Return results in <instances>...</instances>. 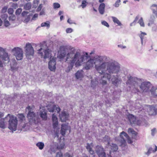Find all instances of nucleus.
<instances>
[{
  "mask_svg": "<svg viewBox=\"0 0 157 157\" xmlns=\"http://www.w3.org/2000/svg\"><path fill=\"white\" fill-rule=\"evenodd\" d=\"M94 65L96 71L101 75L100 82L103 85L107 84L105 79L111 81L117 86L121 81L118 73L121 71L120 65L117 61L106 56H96L90 58L84 63L83 69L88 70Z\"/></svg>",
  "mask_w": 157,
  "mask_h": 157,
  "instance_id": "f257e3e1",
  "label": "nucleus"
},
{
  "mask_svg": "<svg viewBox=\"0 0 157 157\" xmlns=\"http://www.w3.org/2000/svg\"><path fill=\"white\" fill-rule=\"evenodd\" d=\"M118 47L119 48H120L121 49H124L126 47L125 46H123L122 44H119L118 45Z\"/></svg>",
  "mask_w": 157,
  "mask_h": 157,
  "instance_id": "680f3d73",
  "label": "nucleus"
},
{
  "mask_svg": "<svg viewBox=\"0 0 157 157\" xmlns=\"http://www.w3.org/2000/svg\"><path fill=\"white\" fill-rule=\"evenodd\" d=\"M125 138H126L129 144H132L133 142L131 139L129 137L127 134L123 131L121 132L120 135V137H116L115 138V140L117 141H119L121 144L120 145L122 146H124L126 145V141Z\"/></svg>",
  "mask_w": 157,
  "mask_h": 157,
  "instance_id": "39448f33",
  "label": "nucleus"
},
{
  "mask_svg": "<svg viewBox=\"0 0 157 157\" xmlns=\"http://www.w3.org/2000/svg\"><path fill=\"white\" fill-rule=\"evenodd\" d=\"M0 127L2 128H5L4 123L2 121L1 122H0Z\"/></svg>",
  "mask_w": 157,
  "mask_h": 157,
  "instance_id": "bf43d9fd",
  "label": "nucleus"
},
{
  "mask_svg": "<svg viewBox=\"0 0 157 157\" xmlns=\"http://www.w3.org/2000/svg\"><path fill=\"white\" fill-rule=\"evenodd\" d=\"M59 117L61 121H65L68 118L69 114L67 112L63 111L59 114Z\"/></svg>",
  "mask_w": 157,
  "mask_h": 157,
  "instance_id": "dca6fc26",
  "label": "nucleus"
},
{
  "mask_svg": "<svg viewBox=\"0 0 157 157\" xmlns=\"http://www.w3.org/2000/svg\"><path fill=\"white\" fill-rule=\"evenodd\" d=\"M140 82V81L137 80V81H136L134 78H132L128 79V80L127 81L126 83L127 84H133V85L134 88H135L136 90L135 92H139V90L138 89V87Z\"/></svg>",
  "mask_w": 157,
  "mask_h": 157,
  "instance_id": "9b49d317",
  "label": "nucleus"
},
{
  "mask_svg": "<svg viewBox=\"0 0 157 157\" xmlns=\"http://www.w3.org/2000/svg\"><path fill=\"white\" fill-rule=\"evenodd\" d=\"M0 60L4 62L10 61V56L6 51L5 49L0 47Z\"/></svg>",
  "mask_w": 157,
  "mask_h": 157,
  "instance_id": "1a4fd4ad",
  "label": "nucleus"
},
{
  "mask_svg": "<svg viewBox=\"0 0 157 157\" xmlns=\"http://www.w3.org/2000/svg\"><path fill=\"white\" fill-rule=\"evenodd\" d=\"M4 21V25L5 26L8 27L10 25V24L9 23V22L7 20H6Z\"/></svg>",
  "mask_w": 157,
  "mask_h": 157,
  "instance_id": "3c124183",
  "label": "nucleus"
},
{
  "mask_svg": "<svg viewBox=\"0 0 157 157\" xmlns=\"http://www.w3.org/2000/svg\"><path fill=\"white\" fill-rule=\"evenodd\" d=\"M59 128H58L57 130H56V132H55L54 134V137H57V138L59 137Z\"/></svg>",
  "mask_w": 157,
  "mask_h": 157,
  "instance_id": "09e8293b",
  "label": "nucleus"
},
{
  "mask_svg": "<svg viewBox=\"0 0 157 157\" xmlns=\"http://www.w3.org/2000/svg\"><path fill=\"white\" fill-rule=\"evenodd\" d=\"M101 23L103 25L106 26L107 27H109V25L108 23L105 21H102Z\"/></svg>",
  "mask_w": 157,
  "mask_h": 157,
  "instance_id": "5fc2aeb1",
  "label": "nucleus"
},
{
  "mask_svg": "<svg viewBox=\"0 0 157 157\" xmlns=\"http://www.w3.org/2000/svg\"><path fill=\"white\" fill-rule=\"evenodd\" d=\"M93 147V144L92 143L90 144L88 143L86 147V149L89 151L90 154L93 155L94 153V151L92 149Z\"/></svg>",
  "mask_w": 157,
  "mask_h": 157,
  "instance_id": "412c9836",
  "label": "nucleus"
},
{
  "mask_svg": "<svg viewBox=\"0 0 157 157\" xmlns=\"http://www.w3.org/2000/svg\"><path fill=\"white\" fill-rule=\"evenodd\" d=\"M67 22L70 24H75V23L73 22L72 21L70 18H69L68 19Z\"/></svg>",
  "mask_w": 157,
  "mask_h": 157,
  "instance_id": "69168bd1",
  "label": "nucleus"
},
{
  "mask_svg": "<svg viewBox=\"0 0 157 157\" xmlns=\"http://www.w3.org/2000/svg\"><path fill=\"white\" fill-rule=\"evenodd\" d=\"M40 117L43 120H46L47 119V113L45 111V109H43L40 111Z\"/></svg>",
  "mask_w": 157,
  "mask_h": 157,
  "instance_id": "4be33fe9",
  "label": "nucleus"
},
{
  "mask_svg": "<svg viewBox=\"0 0 157 157\" xmlns=\"http://www.w3.org/2000/svg\"><path fill=\"white\" fill-rule=\"evenodd\" d=\"M57 156L58 157H62V154L61 152H58L57 154Z\"/></svg>",
  "mask_w": 157,
  "mask_h": 157,
  "instance_id": "338daca9",
  "label": "nucleus"
},
{
  "mask_svg": "<svg viewBox=\"0 0 157 157\" xmlns=\"http://www.w3.org/2000/svg\"><path fill=\"white\" fill-rule=\"evenodd\" d=\"M109 138L108 136H105L102 140L103 141L107 142L108 146L109 145Z\"/></svg>",
  "mask_w": 157,
  "mask_h": 157,
  "instance_id": "f704fd0d",
  "label": "nucleus"
},
{
  "mask_svg": "<svg viewBox=\"0 0 157 157\" xmlns=\"http://www.w3.org/2000/svg\"><path fill=\"white\" fill-rule=\"evenodd\" d=\"M41 26L42 27L46 26L48 28H49V27L50 26L49 22H47L42 23L41 24Z\"/></svg>",
  "mask_w": 157,
  "mask_h": 157,
  "instance_id": "4c0bfd02",
  "label": "nucleus"
},
{
  "mask_svg": "<svg viewBox=\"0 0 157 157\" xmlns=\"http://www.w3.org/2000/svg\"><path fill=\"white\" fill-rule=\"evenodd\" d=\"M139 19V17L138 16H137L135 18V20L133 21L130 24V26H132L133 25H135L136 22Z\"/></svg>",
  "mask_w": 157,
  "mask_h": 157,
  "instance_id": "a18cd8bd",
  "label": "nucleus"
},
{
  "mask_svg": "<svg viewBox=\"0 0 157 157\" xmlns=\"http://www.w3.org/2000/svg\"><path fill=\"white\" fill-rule=\"evenodd\" d=\"M105 7V5L104 3H101L99 6L98 10L100 13L101 14H103L104 13Z\"/></svg>",
  "mask_w": 157,
  "mask_h": 157,
  "instance_id": "b1692460",
  "label": "nucleus"
},
{
  "mask_svg": "<svg viewBox=\"0 0 157 157\" xmlns=\"http://www.w3.org/2000/svg\"><path fill=\"white\" fill-rule=\"evenodd\" d=\"M154 19H155L154 17H152V21L151 20H150L149 23L148 24V26H150L151 25V24L153 23Z\"/></svg>",
  "mask_w": 157,
  "mask_h": 157,
  "instance_id": "13d9d810",
  "label": "nucleus"
},
{
  "mask_svg": "<svg viewBox=\"0 0 157 157\" xmlns=\"http://www.w3.org/2000/svg\"><path fill=\"white\" fill-rule=\"evenodd\" d=\"M24 48L26 57L28 59H31L34 54V50L31 44L29 43H26Z\"/></svg>",
  "mask_w": 157,
  "mask_h": 157,
  "instance_id": "0eeeda50",
  "label": "nucleus"
},
{
  "mask_svg": "<svg viewBox=\"0 0 157 157\" xmlns=\"http://www.w3.org/2000/svg\"><path fill=\"white\" fill-rule=\"evenodd\" d=\"M4 64V62L0 60V68H3L4 66L3 65Z\"/></svg>",
  "mask_w": 157,
  "mask_h": 157,
  "instance_id": "052dcab7",
  "label": "nucleus"
},
{
  "mask_svg": "<svg viewBox=\"0 0 157 157\" xmlns=\"http://www.w3.org/2000/svg\"><path fill=\"white\" fill-rule=\"evenodd\" d=\"M18 118L19 120L21 121H23L25 120V117L22 114H19Z\"/></svg>",
  "mask_w": 157,
  "mask_h": 157,
  "instance_id": "72a5a7b5",
  "label": "nucleus"
},
{
  "mask_svg": "<svg viewBox=\"0 0 157 157\" xmlns=\"http://www.w3.org/2000/svg\"><path fill=\"white\" fill-rule=\"evenodd\" d=\"M148 108L149 109V114L150 115H153L156 114L155 111V110L154 107L149 106Z\"/></svg>",
  "mask_w": 157,
  "mask_h": 157,
  "instance_id": "bb28decb",
  "label": "nucleus"
},
{
  "mask_svg": "<svg viewBox=\"0 0 157 157\" xmlns=\"http://www.w3.org/2000/svg\"><path fill=\"white\" fill-rule=\"evenodd\" d=\"M42 8V6L41 4H40L39 5V6L38 7L37 10L38 11H39Z\"/></svg>",
  "mask_w": 157,
  "mask_h": 157,
  "instance_id": "774afa93",
  "label": "nucleus"
},
{
  "mask_svg": "<svg viewBox=\"0 0 157 157\" xmlns=\"http://www.w3.org/2000/svg\"><path fill=\"white\" fill-rule=\"evenodd\" d=\"M31 8V5L30 3H28L24 6V9L26 10H29Z\"/></svg>",
  "mask_w": 157,
  "mask_h": 157,
  "instance_id": "473e14b6",
  "label": "nucleus"
},
{
  "mask_svg": "<svg viewBox=\"0 0 157 157\" xmlns=\"http://www.w3.org/2000/svg\"><path fill=\"white\" fill-rule=\"evenodd\" d=\"M156 128H154L151 130V134L152 136H154L156 133Z\"/></svg>",
  "mask_w": 157,
  "mask_h": 157,
  "instance_id": "8fccbe9b",
  "label": "nucleus"
},
{
  "mask_svg": "<svg viewBox=\"0 0 157 157\" xmlns=\"http://www.w3.org/2000/svg\"><path fill=\"white\" fill-rule=\"evenodd\" d=\"M8 8V7L6 6H4L2 10V13H4L6 12L7 9Z\"/></svg>",
  "mask_w": 157,
  "mask_h": 157,
  "instance_id": "4d7b16f0",
  "label": "nucleus"
},
{
  "mask_svg": "<svg viewBox=\"0 0 157 157\" xmlns=\"http://www.w3.org/2000/svg\"><path fill=\"white\" fill-rule=\"evenodd\" d=\"M151 8L152 10L153 13L156 16L157 15V5L155 4H153L151 6Z\"/></svg>",
  "mask_w": 157,
  "mask_h": 157,
  "instance_id": "393cba45",
  "label": "nucleus"
},
{
  "mask_svg": "<svg viewBox=\"0 0 157 157\" xmlns=\"http://www.w3.org/2000/svg\"><path fill=\"white\" fill-rule=\"evenodd\" d=\"M11 52L17 60H21L23 58V52L22 48L19 47H15L12 49Z\"/></svg>",
  "mask_w": 157,
  "mask_h": 157,
  "instance_id": "6e6552de",
  "label": "nucleus"
},
{
  "mask_svg": "<svg viewBox=\"0 0 157 157\" xmlns=\"http://www.w3.org/2000/svg\"><path fill=\"white\" fill-rule=\"evenodd\" d=\"M58 57L63 59L65 57V62L68 66L66 70L68 72L74 65L75 67L81 66L86 59L90 57L87 52L82 55L79 50L70 46H61L58 52Z\"/></svg>",
  "mask_w": 157,
  "mask_h": 157,
  "instance_id": "f03ea898",
  "label": "nucleus"
},
{
  "mask_svg": "<svg viewBox=\"0 0 157 157\" xmlns=\"http://www.w3.org/2000/svg\"><path fill=\"white\" fill-rule=\"evenodd\" d=\"M47 109L49 112H53L55 110H56V112L57 111V113H59L60 110L59 107H57L56 105L53 104L49 106L48 105Z\"/></svg>",
  "mask_w": 157,
  "mask_h": 157,
  "instance_id": "f3484780",
  "label": "nucleus"
},
{
  "mask_svg": "<svg viewBox=\"0 0 157 157\" xmlns=\"http://www.w3.org/2000/svg\"><path fill=\"white\" fill-rule=\"evenodd\" d=\"M28 13L29 12H28L24 11L22 13L21 15L23 16H25L27 15Z\"/></svg>",
  "mask_w": 157,
  "mask_h": 157,
  "instance_id": "e2e57ef3",
  "label": "nucleus"
},
{
  "mask_svg": "<svg viewBox=\"0 0 157 157\" xmlns=\"http://www.w3.org/2000/svg\"><path fill=\"white\" fill-rule=\"evenodd\" d=\"M31 107L29 106L26 109V111H29V113L27 115L28 118L30 123L32 124H36L39 121V118L33 112L31 111Z\"/></svg>",
  "mask_w": 157,
  "mask_h": 157,
  "instance_id": "423d86ee",
  "label": "nucleus"
},
{
  "mask_svg": "<svg viewBox=\"0 0 157 157\" xmlns=\"http://www.w3.org/2000/svg\"><path fill=\"white\" fill-rule=\"evenodd\" d=\"M52 120L53 121V128L57 130V127L58 126V123L57 118L56 115L53 114L52 116Z\"/></svg>",
  "mask_w": 157,
  "mask_h": 157,
  "instance_id": "aec40b11",
  "label": "nucleus"
},
{
  "mask_svg": "<svg viewBox=\"0 0 157 157\" xmlns=\"http://www.w3.org/2000/svg\"><path fill=\"white\" fill-rule=\"evenodd\" d=\"M83 71L82 70L78 71L75 74V76L77 79H81L83 77Z\"/></svg>",
  "mask_w": 157,
  "mask_h": 157,
  "instance_id": "5701e85b",
  "label": "nucleus"
},
{
  "mask_svg": "<svg viewBox=\"0 0 157 157\" xmlns=\"http://www.w3.org/2000/svg\"><path fill=\"white\" fill-rule=\"evenodd\" d=\"M53 6L54 9H57L60 7V5L59 3L55 2L53 3Z\"/></svg>",
  "mask_w": 157,
  "mask_h": 157,
  "instance_id": "e433bc0d",
  "label": "nucleus"
},
{
  "mask_svg": "<svg viewBox=\"0 0 157 157\" xmlns=\"http://www.w3.org/2000/svg\"><path fill=\"white\" fill-rule=\"evenodd\" d=\"M120 2L121 0H117L113 5V6L116 7H118L120 6Z\"/></svg>",
  "mask_w": 157,
  "mask_h": 157,
  "instance_id": "a19ab883",
  "label": "nucleus"
},
{
  "mask_svg": "<svg viewBox=\"0 0 157 157\" xmlns=\"http://www.w3.org/2000/svg\"><path fill=\"white\" fill-rule=\"evenodd\" d=\"M22 11V9L21 8H19L16 11V14L17 15H19L20 14Z\"/></svg>",
  "mask_w": 157,
  "mask_h": 157,
  "instance_id": "49530a36",
  "label": "nucleus"
},
{
  "mask_svg": "<svg viewBox=\"0 0 157 157\" xmlns=\"http://www.w3.org/2000/svg\"><path fill=\"white\" fill-rule=\"evenodd\" d=\"M86 1H83L82 2L81 6L82 8H84L86 6Z\"/></svg>",
  "mask_w": 157,
  "mask_h": 157,
  "instance_id": "de8ad7c7",
  "label": "nucleus"
},
{
  "mask_svg": "<svg viewBox=\"0 0 157 157\" xmlns=\"http://www.w3.org/2000/svg\"><path fill=\"white\" fill-rule=\"evenodd\" d=\"M146 35V34L145 33L142 32L140 36V38L141 40V44H142L143 43V39L144 38V35Z\"/></svg>",
  "mask_w": 157,
  "mask_h": 157,
  "instance_id": "58836bf2",
  "label": "nucleus"
},
{
  "mask_svg": "<svg viewBox=\"0 0 157 157\" xmlns=\"http://www.w3.org/2000/svg\"><path fill=\"white\" fill-rule=\"evenodd\" d=\"M138 23L140 24L141 26L144 27V24L142 17H141L139 20Z\"/></svg>",
  "mask_w": 157,
  "mask_h": 157,
  "instance_id": "c9c22d12",
  "label": "nucleus"
},
{
  "mask_svg": "<svg viewBox=\"0 0 157 157\" xmlns=\"http://www.w3.org/2000/svg\"><path fill=\"white\" fill-rule=\"evenodd\" d=\"M67 130H69V133L71 132V127L67 124H62L61 125L60 133L63 136H64L66 133V132Z\"/></svg>",
  "mask_w": 157,
  "mask_h": 157,
  "instance_id": "2eb2a0df",
  "label": "nucleus"
},
{
  "mask_svg": "<svg viewBox=\"0 0 157 157\" xmlns=\"http://www.w3.org/2000/svg\"><path fill=\"white\" fill-rule=\"evenodd\" d=\"M55 147L54 149H62L64 148L65 144L64 143H62L59 145H57L56 144H55Z\"/></svg>",
  "mask_w": 157,
  "mask_h": 157,
  "instance_id": "cd10ccee",
  "label": "nucleus"
},
{
  "mask_svg": "<svg viewBox=\"0 0 157 157\" xmlns=\"http://www.w3.org/2000/svg\"><path fill=\"white\" fill-rule=\"evenodd\" d=\"M1 17L3 21L7 20L8 18V15L7 14H3L1 16Z\"/></svg>",
  "mask_w": 157,
  "mask_h": 157,
  "instance_id": "ea45409f",
  "label": "nucleus"
},
{
  "mask_svg": "<svg viewBox=\"0 0 157 157\" xmlns=\"http://www.w3.org/2000/svg\"><path fill=\"white\" fill-rule=\"evenodd\" d=\"M15 17L14 15H11L9 17V20L10 21H13L15 20Z\"/></svg>",
  "mask_w": 157,
  "mask_h": 157,
  "instance_id": "c03bdc74",
  "label": "nucleus"
},
{
  "mask_svg": "<svg viewBox=\"0 0 157 157\" xmlns=\"http://www.w3.org/2000/svg\"><path fill=\"white\" fill-rule=\"evenodd\" d=\"M30 19V18L29 16H28L24 20V22L25 23L28 22Z\"/></svg>",
  "mask_w": 157,
  "mask_h": 157,
  "instance_id": "6e6d98bb",
  "label": "nucleus"
},
{
  "mask_svg": "<svg viewBox=\"0 0 157 157\" xmlns=\"http://www.w3.org/2000/svg\"><path fill=\"white\" fill-rule=\"evenodd\" d=\"M13 10L12 8H9L8 10V13L10 14H13Z\"/></svg>",
  "mask_w": 157,
  "mask_h": 157,
  "instance_id": "603ef678",
  "label": "nucleus"
},
{
  "mask_svg": "<svg viewBox=\"0 0 157 157\" xmlns=\"http://www.w3.org/2000/svg\"><path fill=\"white\" fill-rule=\"evenodd\" d=\"M128 118L132 125L136 124L140 125L141 124V121L137 120L136 117L132 114H129L128 116Z\"/></svg>",
  "mask_w": 157,
  "mask_h": 157,
  "instance_id": "4468645a",
  "label": "nucleus"
},
{
  "mask_svg": "<svg viewBox=\"0 0 157 157\" xmlns=\"http://www.w3.org/2000/svg\"><path fill=\"white\" fill-rule=\"evenodd\" d=\"M4 113L0 112V122H1L2 121L4 123L5 126V123L6 122H5V120L7 118H6L5 117L4 118H2V117L4 116Z\"/></svg>",
  "mask_w": 157,
  "mask_h": 157,
  "instance_id": "7c9ffc66",
  "label": "nucleus"
},
{
  "mask_svg": "<svg viewBox=\"0 0 157 157\" xmlns=\"http://www.w3.org/2000/svg\"><path fill=\"white\" fill-rule=\"evenodd\" d=\"M39 46L40 48L37 50L38 54L44 59L50 57V60L48 63V68L51 71L55 72L56 69V58L52 57L53 52L51 49L47 48V45L45 43L41 44Z\"/></svg>",
  "mask_w": 157,
  "mask_h": 157,
  "instance_id": "7ed1b4c3",
  "label": "nucleus"
},
{
  "mask_svg": "<svg viewBox=\"0 0 157 157\" xmlns=\"http://www.w3.org/2000/svg\"><path fill=\"white\" fill-rule=\"evenodd\" d=\"M156 89L154 87H152L150 90L151 94L153 97H155L156 96Z\"/></svg>",
  "mask_w": 157,
  "mask_h": 157,
  "instance_id": "2f4dec72",
  "label": "nucleus"
},
{
  "mask_svg": "<svg viewBox=\"0 0 157 157\" xmlns=\"http://www.w3.org/2000/svg\"><path fill=\"white\" fill-rule=\"evenodd\" d=\"M113 21L114 23L117 24L118 25L121 26L122 24L120 21L116 17H112Z\"/></svg>",
  "mask_w": 157,
  "mask_h": 157,
  "instance_id": "c756f323",
  "label": "nucleus"
},
{
  "mask_svg": "<svg viewBox=\"0 0 157 157\" xmlns=\"http://www.w3.org/2000/svg\"><path fill=\"white\" fill-rule=\"evenodd\" d=\"M151 86V84L149 82H143L140 85H139L141 90L144 92H148Z\"/></svg>",
  "mask_w": 157,
  "mask_h": 157,
  "instance_id": "9d476101",
  "label": "nucleus"
},
{
  "mask_svg": "<svg viewBox=\"0 0 157 157\" xmlns=\"http://www.w3.org/2000/svg\"><path fill=\"white\" fill-rule=\"evenodd\" d=\"M157 150V147L155 145L147 147V151L144 152V154L148 156L151 153H154L156 152Z\"/></svg>",
  "mask_w": 157,
  "mask_h": 157,
  "instance_id": "f8f14e48",
  "label": "nucleus"
},
{
  "mask_svg": "<svg viewBox=\"0 0 157 157\" xmlns=\"http://www.w3.org/2000/svg\"><path fill=\"white\" fill-rule=\"evenodd\" d=\"M55 144H57L56 143H54L51 145L50 149L52 152H55L57 149H54L55 147Z\"/></svg>",
  "mask_w": 157,
  "mask_h": 157,
  "instance_id": "79ce46f5",
  "label": "nucleus"
},
{
  "mask_svg": "<svg viewBox=\"0 0 157 157\" xmlns=\"http://www.w3.org/2000/svg\"><path fill=\"white\" fill-rule=\"evenodd\" d=\"M95 150L99 157H106L105 152L102 147L97 146Z\"/></svg>",
  "mask_w": 157,
  "mask_h": 157,
  "instance_id": "ddd939ff",
  "label": "nucleus"
},
{
  "mask_svg": "<svg viewBox=\"0 0 157 157\" xmlns=\"http://www.w3.org/2000/svg\"><path fill=\"white\" fill-rule=\"evenodd\" d=\"M11 70L14 71L17 70L18 67L17 66V63L15 59L11 60L10 63Z\"/></svg>",
  "mask_w": 157,
  "mask_h": 157,
  "instance_id": "a211bd4d",
  "label": "nucleus"
},
{
  "mask_svg": "<svg viewBox=\"0 0 157 157\" xmlns=\"http://www.w3.org/2000/svg\"><path fill=\"white\" fill-rule=\"evenodd\" d=\"M66 31L67 33H70L73 31V29L71 28H68L66 29Z\"/></svg>",
  "mask_w": 157,
  "mask_h": 157,
  "instance_id": "864d4df0",
  "label": "nucleus"
},
{
  "mask_svg": "<svg viewBox=\"0 0 157 157\" xmlns=\"http://www.w3.org/2000/svg\"><path fill=\"white\" fill-rule=\"evenodd\" d=\"M36 146L38 147L39 149L41 150L44 148V145L43 142H40L36 144Z\"/></svg>",
  "mask_w": 157,
  "mask_h": 157,
  "instance_id": "a878e982",
  "label": "nucleus"
},
{
  "mask_svg": "<svg viewBox=\"0 0 157 157\" xmlns=\"http://www.w3.org/2000/svg\"><path fill=\"white\" fill-rule=\"evenodd\" d=\"M98 83V82L96 80H95V81H94L93 80H91V86L94 87V86L97 84Z\"/></svg>",
  "mask_w": 157,
  "mask_h": 157,
  "instance_id": "37998d69",
  "label": "nucleus"
},
{
  "mask_svg": "<svg viewBox=\"0 0 157 157\" xmlns=\"http://www.w3.org/2000/svg\"><path fill=\"white\" fill-rule=\"evenodd\" d=\"M128 132L129 134H132V136H136L137 135L136 132L131 128H129L128 129Z\"/></svg>",
  "mask_w": 157,
  "mask_h": 157,
  "instance_id": "c85d7f7f",
  "label": "nucleus"
},
{
  "mask_svg": "<svg viewBox=\"0 0 157 157\" xmlns=\"http://www.w3.org/2000/svg\"><path fill=\"white\" fill-rule=\"evenodd\" d=\"M111 150H110L109 154H107L108 157H111V154L112 152L116 151L118 149V147L117 145L115 144H112V145L110 146Z\"/></svg>",
  "mask_w": 157,
  "mask_h": 157,
  "instance_id": "6ab92c4d",
  "label": "nucleus"
},
{
  "mask_svg": "<svg viewBox=\"0 0 157 157\" xmlns=\"http://www.w3.org/2000/svg\"><path fill=\"white\" fill-rule=\"evenodd\" d=\"M9 117L8 128L12 131H15L17 130V117L13 115L8 114L6 118Z\"/></svg>",
  "mask_w": 157,
  "mask_h": 157,
  "instance_id": "20e7f679",
  "label": "nucleus"
},
{
  "mask_svg": "<svg viewBox=\"0 0 157 157\" xmlns=\"http://www.w3.org/2000/svg\"><path fill=\"white\" fill-rule=\"evenodd\" d=\"M72 155L68 153H66L65 154V157H72Z\"/></svg>",
  "mask_w": 157,
  "mask_h": 157,
  "instance_id": "0e129e2a",
  "label": "nucleus"
}]
</instances>
